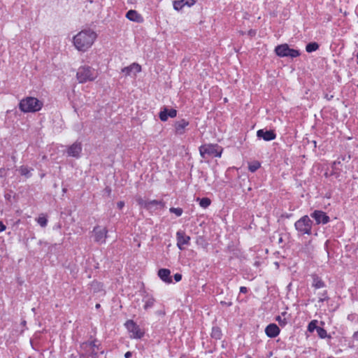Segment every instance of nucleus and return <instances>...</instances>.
Masks as SVG:
<instances>
[{
  "label": "nucleus",
  "mask_w": 358,
  "mask_h": 358,
  "mask_svg": "<svg viewBox=\"0 0 358 358\" xmlns=\"http://www.w3.org/2000/svg\"><path fill=\"white\" fill-rule=\"evenodd\" d=\"M286 314H287V313H286V312H284V313H282V315H286Z\"/></svg>",
  "instance_id": "49"
},
{
  "label": "nucleus",
  "mask_w": 358,
  "mask_h": 358,
  "mask_svg": "<svg viewBox=\"0 0 358 358\" xmlns=\"http://www.w3.org/2000/svg\"><path fill=\"white\" fill-rule=\"evenodd\" d=\"M248 291V288L246 287H240V292L243 294L247 293Z\"/></svg>",
  "instance_id": "40"
},
{
  "label": "nucleus",
  "mask_w": 358,
  "mask_h": 358,
  "mask_svg": "<svg viewBox=\"0 0 358 358\" xmlns=\"http://www.w3.org/2000/svg\"><path fill=\"white\" fill-rule=\"evenodd\" d=\"M292 215L291 214H286V215H282V217H285L286 218H289Z\"/></svg>",
  "instance_id": "45"
},
{
  "label": "nucleus",
  "mask_w": 358,
  "mask_h": 358,
  "mask_svg": "<svg viewBox=\"0 0 358 358\" xmlns=\"http://www.w3.org/2000/svg\"><path fill=\"white\" fill-rule=\"evenodd\" d=\"M341 164V161L339 160H336V161H334L332 164H331V168H332V170H333V173L332 174L333 175H336L337 174V171L338 170V165Z\"/></svg>",
  "instance_id": "32"
},
{
  "label": "nucleus",
  "mask_w": 358,
  "mask_h": 358,
  "mask_svg": "<svg viewBox=\"0 0 358 358\" xmlns=\"http://www.w3.org/2000/svg\"><path fill=\"white\" fill-rule=\"evenodd\" d=\"M317 333L318 336L322 338H328L331 339V335L327 334V331L322 327H319L318 329H317Z\"/></svg>",
  "instance_id": "23"
},
{
  "label": "nucleus",
  "mask_w": 358,
  "mask_h": 358,
  "mask_svg": "<svg viewBox=\"0 0 358 358\" xmlns=\"http://www.w3.org/2000/svg\"><path fill=\"white\" fill-rule=\"evenodd\" d=\"M83 147L80 142L76 141L71 145L69 146L66 150L68 156L75 158H79L82 152Z\"/></svg>",
  "instance_id": "11"
},
{
  "label": "nucleus",
  "mask_w": 358,
  "mask_h": 358,
  "mask_svg": "<svg viewBox=\"0 0 358 358\" xmlns=\"http://www.w3.org/2000/svg\"><path fill=\"white\" fill-rule=\"evenodd\" d=\"M220 303L222 305H224V306H231L232 305V302H231V301H229V302L221 301Z\"/></svg>",
  "instance_id": "43"
},
{
  "label": "nucleus",
  "mask_w": 358,
  "mask_h": 358,
  "mask_svg": "<svg viewBox=\"0 0 358 358\" xmlns=\"http://www.w3.org/2000/svg\"><path fill=\"white\" fill-rule=\"evenodd\" d=\"M98 76L97 71L90 66L79 67L76 73V78L80 83L94 80Z\"/></svg>",
  "instance_id": "3"
},
{
  "label": "nucleus",
  "mask_w": 358,
  "mask_h": 358,
  "mask_svg": "<svg viewBox=\"0 0 358 358\" xmlns=\"http://www.w3.org/2000/svg\"><path fill=\"white\" fill-rule=\"evenodd\" d=\"M139 203L141 205H143V206L148 210L152 209L154 206H159L160 208L164 207V202L162 200H161V201L152 200V201H145L143 203L139 202Z\"/></svg>",
  "instance_id": "18"
},
{
  "label": "nucleus",
  "mask_w": 358,
  "mask_h": 358,
  "mask_svg": "<svg viewBox=\"0 0 358 358\" xmlns=\"http://www.w3.org/2000/svg\"><path fill=\"white\" fill-rule=\"evenodd\" d=\"M257 136L259 138H262L265 141H270L276 138V134L273 130L259 129L257 131Z\"/></svg>",
  "instance_id": "13"
},
{
  "label": "nucleus",
  "mask_w": 358,
  "mask_h": 358,
  "mask_svg": "<svg viewBox=\"0 0 358 358\" xmlns=\"http://www.w3.org/2000/svg\"><path fill=\"white\" fill-rule=\"evenodd\" d=\"M275 358H278V357H275Z\"/></svg>",
  "instance_id": "50"
},
{
  "label": "nucleus",
  "mask_w": 358,
  "mask_h": 358,
  "mask_svg": "<svg viewBox=\"0 0 358 358\" xmlns=\"http://www.w3.org/2000/svg\"><path fill=\"white\" fill-rule=\"evenodd\" d=\"M274 52L280 57H290L292 59L297 57L301 55L299 50L290 48L287 43L277 45L275 48Z\"/></svg>",
  "instance_id": "5"
},
{
  "label": "nucleus",
  "mask_w": 358,
  "mask_h": 358,
  "mask_svg": "<svg viewBox=\"0 0 358 358\" xmlns=\"http://www.w3.org/2000/svg\"><path fill=\"white\" fill-rule=\"evenodd\" d=\"M189 121L181 119L176 121L174 124L175 134L176 135H182L185 133L186 127L189 126Z\"/></svg>",
  "instance_id": "15"
},
{
  "label": "nucleus",
  "mask_w": 358,
  "mask_h": 358,
  "mask_svg": "<svg viewBox=\"0 0 358 358\" xmlns=\"http://www.w3.org/2000/svg\"><path fill=\"white\" fill-rule=\"evenodd\" d=\"M122 71L123 73H125V74L127 76H129L131 74V72L132 71V70L131 69L130 66H129L127 67H124V69H122Z\"/></svg>",
  "instance_id": "37"
},
{
  "label": "nucleus",
  "mask_w": 358,
  "mask_h": 358,
  "mask_svg": "<svg viewBox=\"0 0 358 358\" xmlns=\"http://www.w3.org/2000/svg\"><path fill=\"white\" fill-rule=\"evenodd\" d=\"M171 271L167 268H160L158 271L159 277L165 282L170 283L172 282L171 278L170 277Z\"/></svg>",
  "instance_id": "19"
},
{
  "label": "nucleus",
  "mask_w": 358,
  "mask_h": 358,
  "mask_svg": "<svg viewBox=\"0 0 358 358\" xmlns=\"http://www.w3.org/2000/svg\"><path fill=\"white\" fill-rule=\"evenodd\" d=\"M261 166V164L258 161H254L248 164V170L254 173Z\"/></svg>",
  "instance_id": "26"
},
{
  "label": "nucleus",
  "mask_w": 358,
  "mask_h": 358,
  "mask_svg": "<svg viewBox=\"0 0 358 358\" xmlns=\"http://www.w3.org/2000/svg\"><path fill=\"white\" fill-rule=\"evenodd\" d=\"M356 57H357V64H358V53L357 54Z\"/></svg>",
  "instance_id": "48"
},
{
  "label": "nucleus",
  "mask_w": 358,
  "mask_h": 358,
  "mask_svg": "<svg viewBox=\"0 0 358 358\" xmlns=\"http://www.w3.org/2000/svg\"><path fill=\"white\" fill-rule=\"evenodd\" d=\"M173 278H174V280H176V282H179L182 279V275L180 273H176L174 275Z\"/></svg>",
  "instance_id": "38"
},
{
  "label": "nucleus",
  "mask_w": 358,
  "mask_h": 358,
  "mask_svg": "<svg viewBox=\"0 0 358 358\" xmlns=\"http://www.w3.org/2000/svg\"><path fill=\"white\" fill-rule=\"evenodd\" d=\"M43 106V101L33 96L25 97L19 103L20 110L24 113L38 112Z\"/></svg>",
  "instance_id": "2"
},
{
  "label": "nucleus",
  "mask_w": 358,
  "mask_h": 358,
  "mask_svg": "<svg viewBox=\"0 0 358 358\" xmlns=\"http://www.w3.org/2000/svg\"><path fill=\"white\" fill-rule=\"evenodd\" d=\"M312 278H313L312 286L315 289H320V288H323L326 286L325 282L318 275H313Z\"/></svg>",
  "instance_id": "20"
},
{
  "label": "nucleus",
  "mask_w": 358,
  "mask_h": 358,
  "mask_svg": "<svg viewBox=\"0 0 358 358\" xmlns=\"http://www.w3.org/2000/svg\"><path fill=\"white\" fill-rule=\"evenodd\" d=\"M319 48V44L316 42H311L306 45V50L308 52L316 51Z\"/></svg>",
  "instance_id": "25"
},
{
  "label": "nucleus",
  "mask_w": 358,
  "mask_h": 358,
  "mask_svg": "<svg viewBox=\"0 0 358 358\" xmlns=\"http://www.w3.org/2000/svg\"><path fill=\"white\" fill-rule=\"evenodd\" d=\"M211 337L215 340H220L222 338V333L220 327H213L210 334Z\"/></svg>",
  "instance_id": "22"
},
{
  "label": "nucleus",
  "mask_w": 358,
  "mask_h": 358,
  "mask_svg": "<svg viewBox=\"0 0 358 358\" xmlns=\"http://www.w3.org/2000/svg\"><path fill=\"white\" fill-rule=\"evenodd\" d=\"M126 17L135 22L143 21V17L135 10H129L126 14Z\"/></svg>",
  "instance_id": "17"
},
{
  "label": "nucleus",
  "mask_w": 358,
  "mask_h": 358,
  "mask_svg": "<svg viewBox=\"0 0 358 358\" xmlns=\"http://www.w3.org/2000/svg\"><path fill=\"white\" fill-rule=\"evenodd\" d=\"M217 145L213 144L201 145L199 148L200 155L203 158H205L206 155L220 157L222 152L217 151Z\"/></svg>",
  "instance_id": "8"
},
{
  "label": "nucleus",
  "mask_w": 358,
  "mask_h": 358,
  "mask_svg": "<svg viewBox=\"0 0 358 358\" xmlns=\"http://www.w3.org/2000/svg\"><path fill=\"white\" fill-rule=\"evenodd\" d=\"M124 326L129 333H131V338L140 339L141 338L145 332L141 329L139 326L132 320H128Z\"/></svg>",
  "instance_id": "6"
},
{
  "label": "nucleus",
  "mask_w": 358,
  "mask_h": 358,
  "mask_svg": "<svg viewBox=\"0 0 358 358\" xmlns=\"http://www.w3.org/2000/svg\"><path fill=\"white\" fill-rule=\"evenodd\" d=\"M100 308V304L97 303V304L96 305V308Z\"/></svg>",
  "instance_id": "47"
},
{
  "label": "nucleus",
  "mask_w": 358,
  "mask_h": 358,
  "mask_svg": "<svg viewBox=\"0 0 358 358\" xmlns=\"http://www.w3.org/2000/svg\"><path fill=\"white\" fill-rule=\"evenodd\" d=\"M280 329L275 324H270L265 329V333L269 338H275L280 334Z\"/></svg>",
  "instance_id": "16"
},
{
  "label": "nucleus",
  "mask_w": 358,
  "mask_h": 358,
  "mask_svg": "<svg viewBox=\"0 0 358 358\" xmlns=\"http://www.w3.org/2000/svg\"><path fill=\"white\" fill-rule=\"evenodd\" d=\"M6 228V225L1 221H0V232L5 231Z\"/></svg>",
  "instance_id": "41"
},
{
  "label": "nucleus",
  "mask_w": 358,
  "mask_h": 358,
  "mask_svg": "<svg viewBox=\"0 0 358 358\" xmlns=\"http://www.w3.org/2000/svg\"><path fill=\"white\" fill-rule=\"evenodd\" d=\"M184 6L189 7L193 6L195 3V0H182Z\"/></svg>",
  "instance_id": "35"
},
{
  "label": "nucleus",
  "mask_w": 358,
  "mask_h": 358,
  "mask_svg": "<svg viewBox=\"0 0 358 358\" xmlns=\"http://www.w3.org/2000/svg\"><path fill=\"white\" fill-rule=\"evenodd\" d=\"M328 299L327 292L325 290L322 294H321V296L319 299L320 302H323L324 301Z\"/></svg>",
  "instance_id": "36"
},
{
  "label": "nucleus",
  "mask_w": 358,
  "mask_h": 358,
  "mask_svg": "<svg viewBox=\"0 0 358 358\" xmlns=\"http://www.w3.org/2000/svg\"><path fill=\"white\" fill-rule=\"evenodd\" d=\"M352 338L355 341H358V331H355L352 335Z\"/></svg>",
  "instance_id": "42"
},
{
  "label": "nucleus",
  "mask_w": 358,
  "mask_h": 358,
  "mask_svg": "<svg viewBox=\"0 0 358 358\" xmlns=\"http://www.w3.org/2000/svg\"><path fill=\"white\" fill-rule=\"evenodd\" d=\"M177 246L180 250L185 249L184 245H189L190 243V237L186 235L185 232L179 230L176 233Z\"/></svg>",
  "instance_id": "10"
},
{
  "label": "nucleus",
  "mask_w": 358,
  "mask_h": 358,
  "mask_svg": "<svg viewBox=\"0 0 358 358\" xmlns=\"http://www.w3.org/2000/svg\"><path fill=\"white\" fill-rule=\"evenodd\" d=\"M132 355V353L129 351L127 352L124 355L125 358H130Z\"/></svg>",
  "instance_id": "44"
},
{
  "label": "nucleus",
  "mask_w": 358,
  "mask_h": 358,
  "mask_svg": "<svg viewBox=\"0 0 358 358\" xmlns=\"http://www.w3.org/2000/svg\"><path fill=\"white\" fill-rule=\"evenodd\" d=\"M182 0H177L173 1V8L176 10H180L184 7Z\"/></svg>",
  "instance_id": "30"
},
{
  "label": "nucleus",
  "mask_w": 358,
  "mask_h": 358,
  "mask_svg": "<svg viewBox=\"0 0 358 358\" xmlns=\"http://www.w3.org/2000/svg\"><path fill=\"white\" fill-rule=\"evenodd\" d=\"M93 231L94 233V241L101 244L105 243L108 233L106 228L101 229L99 226H96L94 228Z\"/></svg>",
  "instance_id": "12"
},
{
  "label": "nucleus",
  "mask_w": 358,
  "mask_h": 358,
  "mask_svg": "<svg viewBox=\"0 0 358 358\" xmlns=\"http://www.w3.org/2000/svg\"><path fill=\"white\" fill-rule=\"evenodd\" d=\"M26 321L25 320H22V322H21V324L23 325V326H25L26 325Z\"/></svg>",
  "instance_id": "46"
},
{
  "label": "nucleus",
  "mask_w": 358,
  "mask_h": 358,
  "mask_svg": "<svg viewBox=\"0 0 358 358\" xmlns=\"http://www.w3.org/2000/svg\"><path fill=\"white\" fill-rule=\"evenodd\" d=\"M96 36V34L92 29H84L73 37V44L77 50L85 52L92 45Z\"/></svg>",
  "instance_id": "1"
},
{
  "label": "nucleus",
  "mask_w": 358,
  "mask_h": 358,
  "mask_svg": "<svg viewBox=\"0 0 358 358\" xmlns=\"http://www.w3.org/2000/svg\"><path fill=\"white\" fill-rule=\"evenodd\" d=\"M275 320L278 322L279 324L281 327H285L287 324V323L286 319L285 318H282V317L280 316V315L276 317Z\"/></svg>",
  "instance_id": "34"
},
{
  "label": "nucleus",
  "mask_w": 358,
  "mask_h": 358,
  "mask_svg": "<svg viewBox=\"0 0 358 358\" xmlns=\"http://www.w3.org/2000/svg\"><path fill=\"white\" fill-rule=\"evenodd\" d=\"M131 69L134 71L136 73H139L141 71V66L136 63H133L130 65Z\"/></svg>",
  "instance_id": "33"
},
{
  "label": "nucleus",
  "mask_w": 358,
  "mask_h": 358,
  "mask_svg": "<svg viewBox=\"0 0 358 358\" xmlns=\"http://www.w3.org/2000/svg\"><path fill=\"white\" fill-rule=\"evenodd\" d=\"M198 199L199 200L200 206L203 208H208L211 203L210 199L208 197H203Z\"/></svg>",
  "instance_id": "28"
},
{
  "label": "nucleus",
  "mask_w": 358,
  "mask_h": 358,
  "mask_svg": "<svg viewBox=\"0 0 358 358\" xmlns=\"http://www.w3.org/2000/svg\"><path fill=\"white\" fill-rule=\"evenodd\" d=\"M177 113L178 112L176 109H168L166 107H164L159 113V117L161 121L166 122L169 117L173 118L176 117Z\"/></svg>",
  "instance_id": "14"
},
{
  "label": "nucleus",
  "mask_w": 358,
  "mask_h": 358,
  "mask_svg": "<svg viewBox=\"0 0 358 358\" xmlns=\"http://www.w3.org/2000/svg\"><path fill=\"white\" fill-rule=\"evenodd\" d=\"M294 227L300 235H310L312 234L313 221L308 215H303L294 223Z\"/></svg>",
  "instance_id": "4"
},
{
  "label": "nucleus",
  "mask_w": 358,
  "mask_h": 358,
  "mask_svg": "<svg viewBox=\"0 0 358 358\" xmlns=\"http://www.w3.org/2000/svg\"><path fill=\"white\" fill-rule=\"evenodd\" d=\"M318 321L317 320H313L310 321L308 325L307 329L309 332L313 333L315 330L317 331L318 329L317 326Z\"/></svg>",
  "instance_id": "27"
},
{
  "label": "nucleus",
  "mask_w": 358,
  "mask_h": 358,
  "mask_svg": "<svg viewBox=\"0 0 358 358\" xmlns=\"http://www.w3.org/2000/svg\"><path fill=\"white\" fill-rule=\"evenodd\" d=\"M310 215L315 220L316 224H326L330 221V217L322 210H315Z\"/></svg>",
  "instance_id": "9"
},
{
  "label": "nucleus",
  "mask_w": 358,
  "mask_h": 358,
  "mask_svg": "<svg viewBox=\"0 0 358 358\" xmlns=\"http://www.w3.org/2000/svg\"><path fill=\"white\" fill-rule=\"evenodd\" d=\"M169 211L171 213H174L177 217L181 216L182 213H183V210L181 208H173V207H171L169 209Z\"/></svg>",
  "instance_id": "29"
},
{
  "label": "nucleus",
  "mask_w": 358,
  "mask_h": 358,
  "mask_svg": "<svg viewBox=\"0 0 358 358\" xmlns=\"http://www.w3.org/2000/svg\"><path fill=\"white\" fill-rule=\"evenodd\" d=\"M117 206L119 209H122L124 206V202L122 201H118L117 203Z\"/></svg>",
  "instance_id": "39"
},
{
  "label": "nucleus",
  "mask_w": 358,
  "mask_h": 358,
  "mask_svg": "<svg viewBox=\"0 0 358 358\" xmlns=\"http://www.w3.org/2000/svg\"><path fill=\"white\" fill-rule=\"evenodd\" d=\"M32 169H29L27 166H21L19 169V171L22 176H24L26 178H29L31 176V171Z\"/></svg>",
  "instance_id": "24"
},
{
  "label": "nucleus",
  "mask_w": 358,
  "mask_h": 358,
  "mask_svg": "<svg viewBox=\"0 0 358 358\" xmlns=\"http://www.w3.org/2000/svg\"><path fill=\"white\" fill-rule=\"evenodd\" d=\"M37 220V222L38 223V224L42 227H45L47 226V224H48V220L44 216H40L38 217V219L36 220Z\"/></svg>",
  "instance_id": "31"
},
{
  "label": "nucleus",
  "mask_w": 358,
  "mask_h": 358,
  "mask_svg": "<svg viewBox=\"0 0 358 358\" xmlns=\"http://www.w3.org/2000/svg\"><path fill=\"white\" fill-rule=\"evenodd\" d=\"M96 342V339L92 341L84 342L80 345V347L88 353V356L92 358H98V350L100 349V345H97Z\"/></svg>",
  "instance_id": "7"
},
{
  "label": "nucleus",
  "mask_w": 358,
  "mask_h": 358,
  "mask_svg": "<svg viewBox=\"0 0 358 358\" xmlns=\"http://www.w3.org/2000/svg\"><path fill=\"white\" fill-rule=\"evenodd\" d=\"M143 301H144L145 304L143 306V308L145 310H148L149 308H151L153 307L155 299L152 296H150L148 294H146L144 297Z\"/></svg>",
  "instance_id": "21"
}]
</instances>
